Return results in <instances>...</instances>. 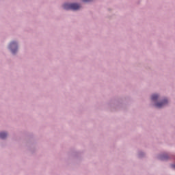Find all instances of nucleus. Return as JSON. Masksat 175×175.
Masks as SVG:
<instances>
[{"label": "nucleus", "mask_w": 175, "mask_h": 175, "mask_svg": "<svg viewBox=\"0 0 175 175\" xmlns=\"http://www.w3.org/2000/svg\"><path fill=\"white\" fill-rule=\"evenodd\" d=\"M63 8L66 10H79L81 6L77 3H65L64 4Z\"/></svg>", "instance_id": "1"}, {"label": "nucleus", "mask_w": 175, "mask_h": 175, "mask_svg": "<svg viewBox=\"0 0 175 175\" xmlns=\"http://www.w3.org/2000/svg\"><path fill=\"white\" fill-rule=\"evenodd\" d=\"M9 49L11 50L12 54H16V52L17 51V42H11L9 45Z\"/></svg>", "instance_id": "2"}, {"label": "nucleus", "mask_w": 175, "mask_h": 175, "mask_svg": "<svg viewBox=\"0 0 175 175\" xmlns=\"http://www.w3.org/2000/svg\"><path fill=\"white\" fill-rule=\"evenodd\" d=\"M167 105V100H164L161 103H159L156 104V107L161 109V107H163V106H166Z\"/></svg>", "instance_id": "3"}, {"label": "nucleus", "mask_w": 175, "mask_h": 175, "mask_svg": "<svg viewBox=\"0 0 175 175\" xmlns=\"http://www.w3.org/2000/svg\"><path fill=\"white\" fill-rule=\"evenodd\" d=\"M6 136H8V134L6 133H0L1 139H5Z\"/></svg>", "instance_id": "4"}, {"label": "nucleus", "mask_w": 175, "mask_h": 175, "mask_svg": "<svg viewBox=\"0 0 175 175\" xmlns=\"http://www.w3.org/2000/svg\"><path fill=\"white\" fill-rule=\"evenodd\" d=\"M158 98H159L158 94H153L151 97V99L152 100H157Z\"/></svg>", "instance_id": "5"}, {"label": "nucleus", "mask_w": 175, "mask_h": 175, "mask_svg": "<svg viewBox=\"0 0 175 175\" xmlns=\"http://www.w3.org/2000/svg\"><path fill=\"white\" fill-rule=\"evenodd\" d=\"M92 0H82V2H91Z\"/></svg>", "instance_id": "6"}, {"label": "nucleus", "mask_w": 175, "mask_h": 175, "mask_svg": "<svg viewBox=\"0 0 175 175\" xmlns=\"http://www.w3.org/2000/svg\"><path fill=\"white\" fill-rule=\"evenodd\" d=\"M172 167H173V169H175V165H172Z\"/></svg>", "instance_id": "7"}]
</instances>
